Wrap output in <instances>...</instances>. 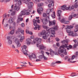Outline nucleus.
I'll return each mask as SVG.
<instances>
[{"label":"nucleus","mask_w":78,"mask_h":78,"mask_svg":"<svg viewBox=\"0 0 78 78\" xmlns=\"http://www.w3.org/2000/svg\"><path fill=\"white\" fill-rule=\"evenodd\" d=\"M54 2L55 1L54 0H49V14L51 12L52 14H51V16L52 19H55L56 17V15H55V12H53L54 8Z\"/></svg>","instance_id":"obj_1"},{"label":"nucleus","mask_w":78,"mask_h":78,"mask_svg":"<svg viewBox=\"0 0 78 78\" xmlns=\"http://www.w3.org/2000/svg\"><path fill=\"white\" fill-rule=\"evenodd\" d=\"M67 44H65L64 45H63L60 46L59 47V49L60 50L61 53H63L65 55H67V52H66V49H65L64 48H67L68 50H70L72 48V46L69 45V46H67Z\"/></svg>","instance_id":"obj_2"},{"label":"nucleus","mask_w":78,"mask_h":78,"mask_svg":"<svg viewBox=\"0 0 78 78\" xmlns=\"http://www.w3.org/2000/svg\"><path fill=\"white\" fill-rule=\"evenodd\" d=\"M42 41V39L40 38H36L34 39V44H35V43H37V47H40V50H43L45 48V46H44L43 45H39V44L41 43Z\"/></svg>","instance_id":"obj_3"},{"label":"nucleus","mask_w":78,"mask_h":78,"mask_svg":"<svg viewBox=\"0 0 78 78\" xmlns=\"http://www.w3.org/2000/svg\"><path fill=\"white\" fill-rule=\"evenodd\" d=\"M25 14H26V15H29V14H30V12H27L25 13V10H22L20 14L19 15H18V19L17 21V22L18 23H19L20 22L23 20V18L21 17H22V16L25 15Z\"/></svg>","instance_id":"obj_4"},{"label":"nucleus","mask_w":78,"mask_h":78,"mask_svg":"<svg viewBox=\"0 0 78 78\" xmlns=\"http://www.w3.org/2000/svg\"><path fill=\"white\" fill-rule=\"evenodd\" d=\"M58 29V27L57 26H54L53 27H52L49 29V31L51 32V35L50 36V37H55V30H57Z\"/></svg>","instance_id":"obj_5"},{"label":"nucleus","mask_w":78,"mask_h":78,"mask_svg":"<svg viewBox=\"0 0 78 78\" xmlns=\"http://www.w3.org/2000/svg\"><path fill=\"white\" fill-rule=\"evenodd\" d=\"M37 22L38 23H40V20H38L37 21L35 20H33V22L34 23V25L35 27H34V30H37V28L38 29V30H40V28L41 27V26H40L39 25L37 24Z\"/></svg>","instance_id":"obj_6"},{"label":"nucleus","mask_w":78,"mask_h":78,"mask_svg":"<svg viewBox=\"0 0 78 78\" xmlns=\"http://www.w3.org/2000/svg\"><path fill=\"white\" fill-rule=\"evenodd\" d=\"M22 5V1L21 0H19L18 2V4H15L14 8V10L17 11H19L20 9V5Z\"/></svg>","instance_id":"obj_7"},{"label":"nucleus","mask_w":78,"mask_h":78,"mask_svg":"<svg viewBox=\"0 0 78 78\" xmlns=\"http://www.w3.org/2000/svg\"><path fill=\"white\" fill-rule=\"evenodd\" d=\"M27 46L24 45L23 46H22L21 48L22 49L21 51L23 53H24L25 55H28V53H29L28 51L26 50V49L27 48Z\"/></svg>","instance_id":"obj_8"},{"label":"nucleus","mask_w":78,"mask_h":78,"mask_svg":"<svg viewBox=\"0 0 78 78\" xmlns=\"http://www.w3.org/2000/svg\"><path fill=\"white\" fill-rule=\"evenodd\" d=\"M9 16H10V15L9 14H7V13H5L3 15V17L4 19H3L2 21V25H3L4 20H8V18L9 17Z\"/></svg>","instance_id":"obj_9"},{"label":"nucleus","mask_w":78,"mask_h":78,"mask_svg":"<svg viewBox=\"0 0 78 78\" xmlns=\"http://www.w3.org/2000/svg\"><path fill=\"white\" fill-rule=\"evenodd\" d=\"M34 4L32 2H30L28 4V9L27 10V12H31V8H32V6H33Z\"/></svg>","instance_id":"obj_10"},{"label":"nucleus","mask_w":78,"mask_h":78,"mask_svg":"<svg viewBox=\"0 0 78 78\" xmlns=\"http://www.w3.org/2000/svg\"><path fill=\"white\" fill-rule=\"evenodd\" d=\"M8 41L7 44L8 45H11L12 42V39H13V36L8 37H7Z\"/></svg>","instance_id":"obj_11"},{"label":"nucleus","mask_w":78,"mask_h":78,"mask_svg":"<svg viewBox=\"0 0 78 78\" xmlns=\"http://www.w3.org/2000/svg\"><path fill=\"white\" fill-rule=\"evenodd\" d=\"M64 27H66L67 28L66 29V32L68 33H69L71 31V30L70 29L72 28H73V27L72 26H65L64 25H63Z\"/></svg>","instance_id":"obj_12"},{"label":"nucleus","mask_w":78,"mask_h":78,"mask_svg":"<svg viewBox=\"0 0 78 78\" xmlns=\"http://www.w3.org/2000/svg\"><path fill=\"white\" fill-rule=\"evenodd\" d=\"M49 20V16H47L46 19H43L42 20H42V22L43 24L44 25H46L47 23V22L48 21V20Z\"/></svg>","instance_id":"obj_13"},{"label":"nucleus","mask_w":78,"mask_h":78,"mask_svg":"<svg viewBox=\"0 0 78 78\" xmlns=\"http://www.w3.org/2000/svg\"><path fill=\"white\" fill-rule=\"evenodd\" d=\"M59 20L61 22V23H64L65 24H68L69 23V21H65L64 20V19H62V20H61V17H59L58 18Z\"/></svg>","instance_id":"obj_14"},{"label":"nucleus","mask_w":78,"mask_h":78,"mask_svg":"<svg viewBox=\"0 0 78 78\" xmlns=\"http://www.w3.org/2000/svg\"><path fill=\"white\" fill-rule=\"evenodd\" d=\"M29 59H30V60H31L32 59V58L33 59H36V55L34 54H32V55H29Z\"/></svg>","instance_id":"obj_15"},{"label":"nucleus","mask_w":78,"mask_h":78,"mask_svg":"<svg viewBox=\"0 0 78 78\" xmlns=\"http://www.w3.org/2000/svg\"><path fill=\"white\" fill-rule=\"evenodd\" d=\"M19 33H21L22 34L24 35V30H22L21 28L19 29L16 32V34H18Z\"/></svg>","instance_id":"obj_16"},{"label":"nucleus","mask_w":78,"mask_h":78,"mask_svg":"<svg viewBox=\"0 0 78 78\" xmlns=\"http://www.w3.org/2000/svg\"><path fill=\"white\" fill-rule=\"evenodd\" d=\"M46 14H48V16H47V15L46 13H44L43 15V17H47L48 16L49 17V15H48L49 14V9H48L47 10V11H46Z\"/></svg>","instance_id":"obj_17"},{"label":"nucleus","mask_w":78,"mask_h":78,"mask_svg":"<svg viewBox=\"0 0 78 78\" xmlns=\"http://www.w3.org/2000/svg\"><path fill=\"white\" fill-rule=\"evenodd\" d=\"M67 8H68V6H67L66 5H64L61 7V9H62V10L65 11L66 9L68 10Z\"/></svg>","instance_id":"obj_18"},{"label":"nucleus","mask_w":78,"mask_h":78,"mask_svg":"<svg viewBox=\"0 0 78 78\" xmlns=\"http://www.w3.org/2000/svg\"><path fill=\"white\" fill-rule=\"evenodd\" d=\"M8 22L10 24H12L14 22V19L12 18H10L8 21Z\"/></svg>","instance_id":"obj_19"},{"label":"nucleus","mask_w":78,"mask_h":78,"mask_svg":"<svg viewBox=\"0 0 78 78\" xmlns=\"http://www.w3.org/2000/svg\"><path fill=\"white\" fill-rule=\"evenodd\" d=\"M43 11V8L42 7H40L38 9H37V11L39 14H42V13L41 11Z\"/></svg>","instance_id":"obj_20"},{"label":"nucleus","mask_w":78,"mask_h":78,"mask_svg":"<svg viewBox=\"0 0 78 78\" xmlns=\"http://www.w3.org/2000/svg\"><path fill=\"white\" fill-rule=\"evenodd\" d=\"M48 33H49L48 32L47 33L45 30H44L40 33V34L41 35H46V34H48Z\"/></svg>","instance_id":"obj_21"},{"label":"nucleus","mask_w":78,"mask_h":78,"mask_svg":"<svg viewBox=\"0 0 78 78\" xmlns=\"http://www.w3.org/2000/svg\"><path fill=\"white\" fill-rule=\"evenodd\" d=\"M74 8H75V6L73 5H72L71 6H69L67 8V9H68L70 11H71L72 9H74Z\"/></svg>","instance_id":"obj_22"},{"label":"nucleus","mask_w":78,"mask_h":78,"mask_svg":"<svg viewBox=\"0 0 78 78\" xmlns=\"http://www.w3.org/2000/svg\"><path fill=\"white\" fill-rule=\"evenodd\" d=\"M49 51H50V53L51 56H53V55H54L55 53V52L53 51L51 49H49Z\"/></svg>","instance_id":"obj_23"},{"label":"nucleus","mask_w":78,"mask_h":78,"mask_svg":"<svg viewBox=\"0 0 78 78\" xmlns=\"http://www.w3.org/2000/svg\"><path fill=\"white\" fill-rule=\"evenodd\" d=\"M26 41L27 42V45H29L31 44V40L30 39H27L26 40Z\"/></svg>","instance_id":"obj_24"},{"label":"nucleus","mask_w":78,"mask_h":78,"mask_svg":"<svg viewBox=\"0 0 78 78\" xmlns=\"http://www.w3.org/2000/svg\"><path fill=\"white\" fill-rule=\"evenodd\" d=\"M10 1H11V0H0V2L1 3H3V2L7 3V2H9Z\"/></svg>","instance_id":"obj_25"},{"label":"nucleus","mask_w":78,"mask_h":78,"mask_svg":"<svg viewBox=\"0 0 78 78\" xmlns=\"http://www.w3.org/2000/svg\"><path fill=\"white\" fill-rule=\"evenodd\" d=\"M18 37L21 38L20 39V42H23V40H24V36L22 37L20 36H18Z\"/></svg>","instance_id":"obj_26"},{"label":"nucleus","mask_w":78,"mask_h":78,"mask_svg":"<svg viewBox=\"0 0 78 78\" xmlns=\"http://www.w3.org/2000/svg\"><path fill=\"white\" fill-rule=\"evenodd\" d=\"M61 11L60 10H57V16L59 17H60V16H61Z\"/></svg>","instance_id":"obj_27"},{"label":"nucleus","mask_w":78,"mask_h":78,"mask_svg":"<svg viewBox=\"0 0 78 78\" xmlns=\"http://www.w3.org/2000/svg\"><path fill=\"white\" fill-rule=\"evenodd\" d=\"M42 27L46 29V31H49V28L47 27V26L45 25H43Z\"/></svg>","instance_id":"obj_28"},{"label":"nucleus","mask_w":78,"mask_h":78,"mask_svg":"<svg viewBox=\"0 0 78 78\" xmlns=\"http://www.w3.org/2000/svg\"><path fill=\"white\" fill-rule=\"evenodd\" d=\"M78 31V25H76L75 27V29L74 30V33H76Z\"/></svg>","instance_id":"obj_29"},{"label":"nucleus","mask_w":78,"mask_h":78,"mask_svg":"<svg viewBox=\"0 0 78 78\" xmlns=\"http://www.w3.org/2000/svg\"><path fill=\"white\" fill-rule=\"evenodd\" d=\"M15 44H19V43H20V41H19V40L18 39H15Z\"/></svg>","instance_id":"obj_30"},{"label":"nucleus","mask_w":78,"mask_h":78,"mask_svg":"<svg viewBox=\"0 0 78 78\" xmlns=\"http://www.w3.org/2000/svg\"><path fill=\"white\" fill-rule=\"evenodd\" d=\"M31 0H23V1L24 2V3L26 4H28L29 3V1Z\"/></svg>","instance_id":"obj_31"},{"label":"nucleus","mask_w":78,"mask_h":78,"mask_svg":"<svg viewBox=\"0 0 78 78\" xmlns=\"http://www.w3.org/2000/svg\"><path fill=\"white\" fill-rule=\"evenodd\" d=\"M49 26H50V25H55V23L54 22H52L49 21Z\"/></svg>","instance_id":"obj_32"},{"label":"nucleus","mask_w":78,"mask_h":78,"mask_svg":"<svg viewBox=\"0 0 78 78\" xmlns=\"http://www.w3.org/2000/svg\"><path fill=\"white\" fill-rule=\"evenodd\" d=\"M14 33V30L13 29V30H12L10 32V34H13Z\"/></svg>","instance_id":"obj_33"},{"label":"nucleus","mask_w":78,"mask_h":78,"mask_svg":"<svg viewBox=\"0 0 78 78\" xmlns=\"http://www.w3.org/2000/svg\"><path fill=\"white\" fill-rule=\"evenodd\" d=\"M43 5H44V4H43V3H39L38 4V6H43Z\"/></svg>","instance_id":"obj_34"},{"label":"nucleus","mask_w":78,"mask_h":78,"mask_svg":"<svg viewBox=\"0 0 78 78\" xmlns=\"http://www.w3.org/2000/svg\"><path fill=\"white\" fill-rule=\"evenodd\" d=\"M15 14H16V11H13L12 12L11 14V15H12V16H14Z\"/></svg>","instance_id":"obj_35"},{"label":"nucleus","mask_w":78,"mask_h":78,"mask_svg":"<svg viewBox=\"0 0 78 78\" xmlns=\"http://www.w3.org/2000/svg\"><path fill=\"white\" fill-rule=\"evenodd\" d=\"M73 31H70L69 33V36H73Z\"/></svg>","instance_id":"obj_36"},{"label":"nucleus","mask_w":78,"mask_h":78,"mask_svg":"<svg viewBox=\"0 0 78 78\" xmlns=\"http://www.w3.org/2000/svg\"><path fill=\"white\" fill-rule=\"evenodd\" d=\"M73 18V15H70L69 17V20H71L72 18Z\"/></svg>","instance_id":"obj_37"},{"label":"nucleus","mask_w":78,"mask_h":78,"mask_svg":"<svg viewBox=\"0 0 78 78\" xmlns=\"http://www.w3.org/2000/svg\"><path fill=\"white\" fill-rule=\"evenodd\" d=\"M42 37L44 39H47V35H45V36H43Z\"/></svg>","instance_id":"obj_38"},{"label":"nucleus","mask_w":78,"mask_h":78,"mask_svg":"<svg viewBox=\"0 0 78 78\" xmlns=\"http://www.w3.org/2000/svg\"><path fill=\"white\" fill-rule=\"evenodd\" d=\"M73 73H72L71 74V76H77V75H73Z\"/></svg>","instance_id":"obj_39"},{"label":"nucleus","mask_w":78,"mask_h":78,"mask_svg":"<svg viewBox=\"0 0 78 78\" xmlns=\"http://www.w3.org/2000/svg\"><path fill=\"white\" fill-rule=\"evenodd\" d=\"M12 11H13V9H11L10 10H9L8 12V13H9H9H11V12H12Z\"/></svg>","instance_id":"obj_40"},{"label":"nucleus","mask_w":78,"mask_h":78,"mask_svg":"<svg viewBox=\"0 0 78 78\" xmlns=\"http://www.w3.org/2000/svg\"><path fill=\"white\" fill-rule=\"evenodd\" d=\"M39 59H42V58H44V55H41L39 56Z\"/></svg>","instance_id":"obj_41"},{"label":"nucleus","mask_w":78,"mask_h":78,"mask_svg":"<svg viewBox=\"0 0 78 78\" xmlns=\"http://www.w3.org/2000/svg\"><path fill=\"white\" fill-rule=\"evenodd\" d=\"M43 58L44 60H47L48 59V58L44 56V55H43Z\"/></svg>","instance_id":"obj_42"},{"label":"nucleus","mask_w":78,"mask_h":78,"mask_svg":"<svg viewBox=\"0 0 78 78\" xmlns=\"http://www.w3.org/2000/svg\"><path fill=\"white\" fill-rule=\"evenodd\" d=\"M77 36V34L76 33L73 34V35L72 36L73 37H75V36Z\"/></svg>","instance_id":"obj_43"},{"label":"nucleus","mask_w":78,"mask_h":78,"mask_svg":"<svg viewBox=\"0 0 78 78\" xmlns=\"http://www.w3.org/2000/svg\"><path fill=\"white\" fill-rule=\"evenodd\" d=\"M17 44V47H20V46H21V44H20V43H19L18 44Z\"/></svg>","instance_id":"obj_44"},{"label":"nucleus","mask_w":78,"mask_h":78,"mask_svg":"<svg viewBox=\"0 0 78 78\" xmlns=\"http://www.w3.org/2000/svg\"><path fill=\"white\" fill-rule=\"evenodd\" d=\"M75 57H76V56H75V55H73L72 57L71 60H73V59H74V58H75Z\"/></svg>","instance_id":"obj_45"},{"label":"nucleus","mask_w":78,"mask_h":78,"mask_svg":"<svg viewBox=\"0 0 78 78\" xmlns=\"http://www.w3.org/2000/svg\"><path fill=\"white\" fill-rule=\"evenodd\" d=\"M8 25H9L8 24H5L4 25V26L5 27H8Z\"/></svg>","instance_id":"obj_46"},{"label":"nucleus","mask_w":78,"mask_h":78,"mask_svg":"<svg viewBox=\"0 0 78 78\" xmlns=\"http://www.w3.org/2000/svg\"><path fill=\"white\" fill-rule=\"evenodd\" d=\"M15 28V27H9L10 30H12V29H14Z\"/></svg>","instance_id":"obj_47"},{"label":"nucleus","mask_w":78,"mask_h":78,"mask_svg":"<svg viewBox=\"0 0 78 78\" xmlns=\"http://www.w3.org/2000/svg\"><path fill=\"white\" fill-rule=\"evenodd\" d=\"M61 42L62 44H66V40H64L63 41H62Z\"/></svg>","instance_id":"obj_48"},{"label":"nucleus","mask_w":78,"mask_h":78,"mask_svg":"<svg viewBox=\"0 0 78 78\" xmlns=\"http://www.w3.org/2000/svg\"><path fill=\"white\" fill-rule=\"evenodd\" d=\"M61 62L60 61H57L55 62L56 64H59V63H61Z\"/></svg>","instance_id":"obj_49"},{"label":"nucleus","mask_w":78,"mask_h":78,"mask_svg":"<svg viewBox=\"0 0 78 78\" xmlns=\"http://www.w3.org/2000/svg\"><path fill=\"white\" fill-rule=\"evenodd\" d=\"M20 66L21 67H27V65H21Z\"/></svg>","instance_id":"obj_50"},{"label":"nucleus","mask_w":78,"mask_h":78,"mask_svg":"<svg viewBox=\"0 0 78 78\" xmlns=\"http://www.w3.org/2000/svg\"><path fill=\"white\" fill-rule=\"evenodd\" d=\"M21 26L22 27H25V24L24 23H22L21 24Z\"/></svg>","instance_id":"obj_51"},{"label":"nucleus","mask_w":78,"mask_h":78,"mask_svg":"<svg viewBox=\"0 0 78 78\" xmlns=\"http://www.w3.org/2000/svg\"><path fill=\"white\" fill-rule=\"evenodd\" d=\"M77 45L76 44H75L74 45V48H76V46Z\"/></svg>","instance_id":"obj_52"},{"label":"nucleus","mask_w":78,"mask_h":78,"mask_svg":"<svg viewBox=\"0 0 78 78\" xmlns=\"http://www.w3.org/2000/svg\"><path fill=\"white\" fill-rule=\"evenodd\" d=\"M29 32H30V31H29V30H27V29L26 30V33L28 34Z\"/></svg>","instance_id":"obj_53"},{"label":"nucleus","mask_w":78,"mask_h":78,"mask_svg":"<svg viewBox=\"0 0 78 78\" xmlns=\"http://www.w3.org/2000/svg\"><path fill=\"white\" fill-rule=\"evenodd\" d=\"M12 48H16V47H15V46L14 45L12 44Z\"/></svg>","instance_id":"obj_54"},{"label":"nucleus","mask_w":78,"mask_h":78,"mask_svg":"<svg viewBox=\"0 0 78 78\" xmlns=\"http://www.w3.org/2000/svg\"><path fill=\"white\" fill-rule=\"evenodd\" d=\"M28 34H30L31 35H33V33L31 31H29Z\"/></svg>","instance_id":"obj_55"},{"label":"nucleus","mask_w":78,"mask_h":78,"mask_svg":"<svg viewBox=\"0 0 78 78\" xmlns=\"http://www.w3.org/2000/svg\"><path fill=\"white\" fill-rule=\"evenodd\" d=\"M74 6V8H78V5L77 4L75 5Z\"/></svg>","instance_id":"obj_56"},{"label":"nucleus","mask_w":78,"mask_h":78,"mask_svg":"<svg viewBox=\"0 0 78 78\" xmlns=\"http://www.w3.org/2000/svg\"><path fill=\"white\" fill-rule=\"evenodd\" d=\"M56 45L57 47H59V43L58 42L56 43Z\"/></svg>","instance_id":"obj_57"},{"label":"nucleus","mask_w":78,"mask_h":78,"mask_svg":"<svg viewBox=\"0 0 78 78\" xmlns=\"http://www.w3.org/2000/svg\"><path fill=\"white\" fill-rule=\"evenodd\" d=\"M55 39L56 41H57V42H58L59 41V39L58 38H56Z\"/></svg>","instance_id":"obj_58"},{"label":"nucleus","mask_w":78,"mask_h":78,"mask_svg":"<svg viewBox=\"0 0 78 78\" xmlns=\"http://www.w3.org/2000/svg\"><path fill=\"white\" fill-rule=\"evenodd\" d=\"M73 41L75 42V43H76V42H77V41L76 39L74 40Z\"/></svg>","instance_id":"obj_59"},{"label":"nucleus","mask_w":78,"mask_h":78,"mask_svg":"<svg viewBox=\"0 0 78 78\" xmlns=\"http://www.w3.org/2000/svg\"><path fill=\"white\" fill-rule=\"evenodd\" d=\"M13 26H14V27H15L16 26V22H13Z\"/></svg>","instance_id":"obj_60"},{"label":"nucleus","mask_w":78,"mask_h":78,"mask_svg":"<svg viewBox=\"0 0 78 78\" xmlns=\"http://www.w3.org/2000/svg\"><path fill=\"white\" fill-rule=\"evenodd\" d=\"M11 8H12V9H13V8H14V5L13 4L11 5Z\"/></svg>","instance_id":"obj_61"},{"label":"nucleus","mask_w":78,"mask_h":78,"mask_svg":"<svg viewBox=\"0 0 78 78\" xmlns=\"http://www.w3.org/2000/svg\"><path fill=\"white\" fill-rule=\"evenodd\" d=\"M60 56H61V57H62V58L64 57V54H61V55H60Z\"/></svg>","instance_id":"obj_62"},{"label":"nucleus","mask_w":78,"mask_h":78,"mask_svg":"<svg viewBox=\"0 0 78 78\" xmlns=\"http://www.w3.org/2000/svg\"><path fill=\"white\" fill-rule=\"evenodd\" d=\"M68 58H69V57L67 56L65 57V59H68Z\"/></svg>","instance_id":"obj_63"},{"label":"nucleus","mask_w":78,"mask_h":78,"mask_svg":"<svg viewBox=\"0 0 78 78\" xmlns=\"http://www.w3.org/2000/svg\"><path fill=\"white\" fill-rule=\"evenodd\" d=\"M15 51H16V52H17V53H19V50H18L16 49L15 50Z\"/></svg>","instance_id":"obj_64"}]
</instances>
